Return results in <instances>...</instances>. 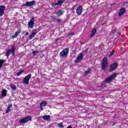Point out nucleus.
<instances>
[{
    "instance_id": "obj_35",
    "label": "nucleus",
    "mask_w": 128,
    "mask_h": 128,
    "mask_svg": "<svg viewBox=\"0 0 128 128\" xmlns=\"http://www.w3.org/2000/svg\"><path fill=\"white\" fill-rule=\"evenodd\" d=\"M34 17H32L31 18V20H30V22H34Z\"/></svg>"
},
{
    "instance_id": "obj_13",
    "label": "nucleus",
    "mask_w": 128,
    "mask_h": 128,
    "mask_svg": "<svg viewBox=\"0 0 128 128\" xmlns=\"http://www.w3.org/2000/svg\"><path fill=\"white\" fill-rule=\"evenodd\" d=\"M126 14V8L122 7L118 13V16H122V14Z\"/></svg>"
},
{
    "instance_id": "obj_31",
    "label": "nucleus",
    "mask_w": 128,
    "mask_h": 128,
    "mask_svg": "<svg viewBox=\"0 0 128 128\" xmlns=\"http://www.w3.org/2000/svg\"><path fill=\"white\" fill-rule=\"evenodd\" d=\"M25 34L26 36H28V34H30V33H28V32H26V31H24L22 32V34Z\"/></svg>"
},
{
    "instance_id": "obj_8",
    "label": "nucleus",
    "mask_w": 128,
    "mask_h": 128,
    "mask_svg": "<svg viewBox=\"0 0 128 128\" xmlns=\"http://www.w3.org/2000/svg\"><path fill=\"white\" fill-rule=\"evenodd\" d=\"M30 78H32V74H30L26 76L24 78L23 84H30Z\"/></svg>"
},
{
    "instance_id": "obj_7",
    "label": "nucleus",
    "mask_w": 128,
    "mask_h": 128,
    "mask_svg": "<svg viewBox=\"0 0 128 128\" xmlns=\"http://www.w3.org/2000/svg\"><path fill=\"white\" fill-rule=\"evenodd\" d=\"M30 120H32V116H28L20 120L19 122L20 124H26Z\"/></svg>"
},
{
    "instance_id": "obj_38",
    "label": "nucleus",
    "mask_w": 128,
    "mask_h": 128,
    "mask_svg": "<svg viewBox=\"0 0 128 128\" xmlns=\"http://www.w3.org/2000/svg\"><path fill=\"white\" fill-rule=\"evenodd\" d=\"M116 122H114V123L111 126H116Z\"/></svg>"
},
{
    "instance_id": "obj_32",
    "label": "nucleus",
    "mask_w": 128,
    "mask_h": 128,
    "mask_svg": "<svg viewBox=\"0 0 128 128\" xmlns=\"http://www.w3.org/2000/svg\"><path fill=\"white\" fill-rule=\"evenodd\" d=\"M10 112V108H7V110L6 111V114H8Z\"/></svg>"
},
{
    "instance_id": "obj_27",
    "label": "nucleus",
    "mask_w": 128,
    "mask_h": 128,
    "mask_svg": "<svg viewBox=\"0 0 128 128\" xmlns=\"http://www.w3.org/2000/svg\"><path fill=\"white\" fill-rule=\"evenodd\" d=\"M118 33V30H116V28H115L112 32V34H114V36H116V34Z\"/></svg>"
},
{
    "instance_id": "obj_17",
    "label": "nucleus",
    "mask_w": 128,
    "mask_h": 128,
    "mask_svg": "<svg viewBox=\"0 0 128 128\" xmlns=\"http://www.w3.org/2000/svg\"><path fill=\"white\" fill-rule=\"evenodd\" d=\"M64 12L62 10H59L58 12H56L57 16L58 18H60V16H62V14H64Z\"/></svg>"
},
{
    "instance_id": "obj_24",
    "label": "nucleus",
    "mask_w": 128,
    "mask_h": 128,
    "mask_svg": "<svg viewBox=\"0 0 128 128\" xmlns=\"http://www.w3.org/2000/svg\"><path fill=\"white\" fill-rule=\"evenodd\" d=\"M24 70H20V72L16 74V76H20V74H22Z\"/></svg>"
},
{
    "instance_id": "obj_28",
    "label": "nucleus",
    "mask_w": 128,
    "mask_h": 128,
    "mask_svg": "<svg viewBox=\"0 0 128 128\" xmlns=\"http://www.w3.org/2000/svg\"><path fill=\"white\" fill-rule=\"evenodd\" d=\"M51 20H52L53 22H54V20H56V16H52Z\"/></svg>"
},
{
    "instance_id": "obj_1",
    "label": "nucleus",
    "mask_w": 128,
    "mask_h": 128,
    "mask_svg": "<svg viewBox=\"0 0 128 128\" xmlns=\"http://www.w3.org/2000/svg\"><path fill=\"white\" fill-rule=\"evenodd\" d=\"M108 58L106 57H104L102 61L101 64V70H106L108 68Z\"/></svg>"
},
{
    "instance_id": "obj_26",
    "label": "nucleus",
    "mask_w": 128,
    "mask_h": 128,
    "mask_svg": "<svg viewBox=\"0 0 128 128\" xmlns=\"http://www.w3.org/2000/svg\"><path fill=\"white\" fill-rule=\"evenodd\" d=\"M90 69H88V70L85 71L84 72V76H86V74H90Z\"/></svg>"
},
{
    "instance_id": "obj_20",
    "label": "nucleus",
    "mask_w": 128,
    "mask_h": 128,
    "mask_svg": "<svg viewBox=\"0 0 128 128\" xmlns=\"http://www.w3.org/2000/svg\"><path fill=\"white\" fill-rule=\"evenodd\" d=\"M4 63V60L0 59V69L2 68V66Z\"/></svg>"
},
{
    "instance_id": "obj_33",
    "label": "nucleus",
    "mask_w": 128,
    "mask_h": 128,
    "mask_svg": "<svg viewBox=\"0 0 128 128\" xmlns=\"http://www.w3.org/2000/svg\"><path fill=\"white\" fill-rule=\"evenodd\" d=\"M56 6H58V3H52V6L54 7Z\"/></svg>"
},
{
    "instance_id": "obj_37",
    "label": "nucleus",
    "mask_w": 128,
    "mask_h": 128,
    "mask_svg": "<svg viewBox=\"0 0 128 128\" xmlns=\"http://www.w3.org/2000/svg\"><path fill=\"white\" fill-rule=\"evenodd\" d=\"M56 21L58 22H62V20L60 19H57L56 20Z\"/></svg>"
},
{
    "instance_id": "obj_5",
    "label": "nucleus",
    "mask_w": 128,
    "mask_h": 128,
    "mask_svg": "<svg viewBox=\"0 0 128 128\" xmlns=\"http://www.w3.org/2000/svg\"><path fill=\"white\" fill-rule=\"evenodd\" d=\"M84 60V54L80 53L74 60L75 64H80Z\"/></svg>"
},
{
    "instance_id": "obj_15",
    "label": "nucleus",
    "mask_w": 128,
    "mask_h": 128,
    "mask_svg": "<svg viewBox=\"0 0 128 128\" xmlns=\"http://www.w3.org/2000/svg\"><path fill=\"white\" fill-rule=\"evenodd\" d=\"M22 30L20 29H18L16 32L15 34L12 36V38H16L18 36V34H20Z\"/></svg>"
},
{
    "instance_id": "obj_6",
    "label": "nucleus",
    "mask_w": 128,
    "mask_h": 128,
    "mask_svg": "<svg viewBox=\"0 0 128 128\" xmlns=\"http://www.w3.org/2000/svg\"><path fill=\"white\" fill-rule=\"evenodd\" d=\"M118 62H115L110 66L109 72H114L116 70V68H118Z\"/></svg>"
},
{
    "instance_id": "obj_18",
    "label": "nucleus",
    "mask_w": 128,
    "mask_h": 128,
    "mask_svg": "<svg viewBox=\"0 0 128 128\" xmlns=\"http://www.w3.org/2000/svg\"><path fill=\"white\" fill-rule=\"evenodd\" d=\"M34 22L30 21L28 24V28H34Z\"/></svg>"
},
{
    "instance_id": "obj_4",
    "label": "nucleus",
    "mask_w": 128,
    "mask_h": 128,
    "mask_svg": "<svg viewBox=\"0 0 128 128\" xmlns=\"http://www.w3.org/2000/svg\"><path fill=\"white\" fill-rule=\"evenodd\" d=\"M116 76H118L117 73H114L112 74L109 78H108L105 80V82H106V84L112 82L114 80V79L116 78Z\"/></svg>"
},
{
    "instance_id": "obj_11",
    "label": "nucleus",
    "mask_w": 128,
    "mask_h": 128,
    "mask_svg": "<svg viewBox=\"0 0 128 128\" xmlns=\"http://www.w3.org/2000/svg\"><path fill=\"white\" fill-rule=\"evenodd\" d=\"M6 10V6L0 5V16H2Z\"/></svg>"
},
{
    "instance_id": "obj_2",
    "label": "nucleus",
    "mask_w": 128,
    "mask_h": 128,
    "mask_svg": "<svg viewBox=\"0 0 128 128\" xmlns=\"http://www.w3.org/2000/svg\"><path fill=\"white\" fill-rule=\"evenodd\" d=\"M10 52L12 53V54L14 56V54H16V46H12L10 50H8L6 52V56H10Z\"/></svg>"
},
{
    "instance_id": "obj_12",
    "label": "nucleus",
    "mask_w": 128,
    "mask_h": 128,
    "mask_svg": "<svg viewBox=\"0 0 128 128\" xmlns=\"http://www.w3.org/2000/svg\"><path fill=\"white\" fill-rule=\"evenodd\" d=\"M76 12L78 16H80L82 12V6H80L77 8Z\"/></svg>"
},
{
    "instance_id": "obj_22",
    "label": "nucleus",
    "mask_w": 128,
    "mask_h": 128,
    "mask_svg": "<svg viewBox=\"0 0 128 128\" xmlns=\"http://www.w3.org/2000/svg\"><path fill=\"white\" fill-rule=\"evenodd\" d=\"M10 88L12 90H16V84H11Z\"/></svg>"
},
{
    "instance_id": "obj_29",
    "label": "nucleus",
    "mask_w": 128,
    "mask_h": 128,
    "mask_svg": "<svg viewBox=\"0 0 128 128\" xmlns=\"http://www.w3.org/2000/svg\"><path fill=\"white\" fill-rule=\"evenodd\" d=\"M114 54V50H112V52L109 54V58H110Z\"/></svg>"
},
{
    "instance_id": "obj_3",
    "label": "nucleus",
    "mask_w": 128,
    "mask_h": 128,
    "mask_svg": "<svg viewBox=\"0 0 128 128\" xmlns=\"http://www.w3.org/2000/svg\"><path fill=\"white\" fill-rule=\"evenodd\" d=\"M68 52H70V48H65L60 52V56L62 58H67L68 56Z\"/></svg>"
},
{
    "instance_id": "obj_30",
    "label": "nucleus",
    "mask_w": 128,
    "mask_h": 128,
    "mask_svg": "<svg viewBox=\"0 0 128 128\" xmlns=\"http://www.w3.org/2000/svg\"><path fill=\"white\" fill-rule=\"evenodd\" d=\"M38 52L36 51V50L32 51V54H33L34 56H36V54H38Z\"/></svg>"
},
{
    "instance_id": "obj_10",
    "label": "nucleus",
    "mask_w": 128,
    "mask_h": 128,
    "mask_svg": "<svg viewBox=\"0 0 128 128\" xmlns=\"http://www.w3.org/2000/svg\"><path fill=\"white\" fill-rule=\"evenodd\" d=\"M37 30L36 29H34L32 31V34L30 35L29 37V40H32L33 38H34L36 36V35L38 32V31H36Z\"/></svg>"
},
{
    "instance_id": "obj_34",
    "label": "nucleus",
    "mask_w": 128,
    "mask_h": 128,
    "mask_svg": "<svg viewBox=\"0 0 128 128\" xmlns=\"http://www.w3.org/2000/svg\"><path fill=\"white\" fill-rule=\"evenodd\" d=\"M8 108H12V104H8Z\"/></svg>"
},
{
    "instance_id": "obj_23",
    "label": "nucleus",
    "mask_w": 128,
    "mask_h": 128,
    "mask_svg": "<svg viewBox=\"0 0 128 128\" xmlns=\"http://www.w3.org/2000/svg\"><path fill=\"white\" fill-rule=\"evenodd\" d=\"M64 2V0H60L58 2V6H62Z\"/></svg>"
},
{
    "instance_id": "obj_21",
    "label": "nucleus",
    "mask_w": 128,
    "mask_h": 128,
    "mask_svg": "<svg viewBox=\"0 0 128 128\" xmlns=\"http://www.w3.org/2000/svg\"><path fill=\"white\" fill-rule=\"evenodd\" d=\"M96 30L94 29L92 31L91 36H96Z\"/></svg>"
},
{
    "instance_id": "obj_14",
    "label": "nucleus",
    "mask_w": 128,
    "mask_h": 128,
    "mask_svg": "<svg viewBox=\"0 0 128 128\" xmlns=\"http://www.w3.org/2000/svg\"><path fill=\"white\" fill-rule=\"evenodd\" d=\"M48 104V102L46 101L42 102L40 104V110H44V108Z\"/></svg>"
},
{
    "instance_id": "obj_9",
    "label": "nucleus",
    "mask_w": 128,
    "mask_h": 128,
    "mask_svg": "<svg viewBox=\"0 0 128 128\" xmlns=\"http://www.w3.org/2000/svg\"><path fill=\"white\" fill-rule=\"evenodd\" d=\"M36 4V1L33 0L31 2H26L25 4H24L22 6H34Z\"/></svg>"
},
{
    "instance_id": "obj_39",
    "label": "nucleus",
    "mask_w": 128,
    "mask_h": 128,
    "mask_svg": "<svg viewBox=\"0 0 128 128\" xmlns=\"http://www.w3.org/2000/svg\"><path fill=\"white\" fill-rule=\"evenodd\" d=\"M106 84H102V86H106Z\"/></svg>"
},
{
    "instance_id": "obj_19",
    "label": "nucleus",
    "mask_w": 128,
    "mask_h": 128,
    "mask_svg": "<svg viewBox=\"0 0 128 128\" xmlns=\"http://www.w3.org/2000/svg\"><path fill=\"white\" fill-rule=\"evenodd\" d=\"M43 118L44 120H48L50 118V115H46L43 116Z\"/></svg>"
},
{
    "instance_id": "obj_25",
    "label": "nucleus",
    "mask_w": 128,
    "mask_h": 128,
    "mask_svg": "<svg viewBox=\"0 0 128 128\" xmlns=\"http://www.w3.org/2000/svg\"><path fill=\"white\" fill-rule=\"evenodd\" d=\"M58 126L60 128H64V126L62 124V122L58 124Z\"/></svg>"
},
{
    "instance_id": "obj_36",
    "label": "nucleus",
    "mask_w": 128,
    "mask_h": 128,
    "mask_svg": "<svg viewBox=\"0 0 128 128\" xmlns=\"http://www.w3.org/2000/svg\"><path fill=\"white\" fill-rule=\"evenodd\" d=\"M74 32H70L69 33L68 36H74Z\"/></svg>"
},
{
    "instance_id": "obj_16",
    "label": "nucleus",
    "mask_w": 128,
    "mask_h": 128,
    "mask_svg": "<svg viewBox=\"0 0 128 128\" xmlns=\"http://www.w3.org/2000/svg\"><path fill=\"white\" fill-rule=\"evenodd\" d=\"M6 94H8V90L6 89H4L2 92V98H4V96H6Z\"/></svg>"
}]
</instances>
